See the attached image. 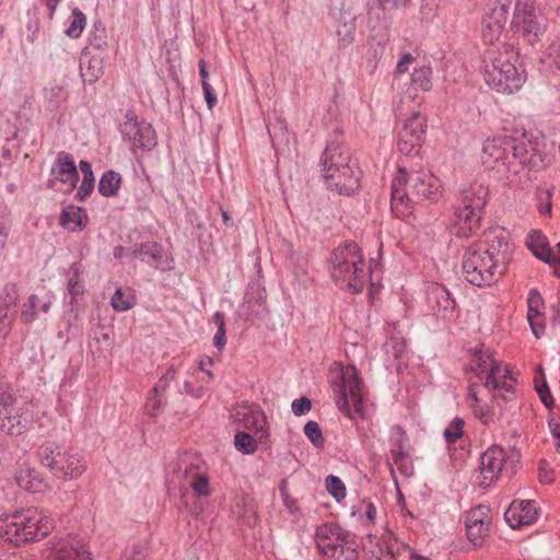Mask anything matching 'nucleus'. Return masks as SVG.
Returning <instances> with one entry per match:
<instances>
[{
	"label": "nucleus",
	"instance_id": "nucleus-7",
	"mask_svg": "<svg viewBox=\"0 0 560 560\" xmlns=\"http://www.w3.org/2000/svg\"><path fill=\"white\" fill-rule=\"evenodd\" d=\"M36 456L54 477L65 481L78 479L88 467L81 451L71 446L58 445L51 441L38 446Z\"/></svg>",
	"mask_w": 560,
	"mask_h": 560
},
{
	"label": "nucleus",
	"instance_id": "nucleus-60",
	"mask_svg": "<svg viewBox=\"0 0 560 560\" xmlns=\"http://www.w3.org/2000/svg\"><path fill=\"white\" fill-rule=\"evenodd\" d=\"M539 398L541 400V402L544 404V406L549 409V410H552L555 408V400H553V397H552V394L550 392L549 388H545L544 390H539Z\"/></svg>",
	"mask_w": 560,
	"mask_h": 560
},
{
	"label": "nucleus",
	"instance_id": "nucleus-36",
	"mask_svg": "<svg viewBox=\"0 0 560 560\" xmlns=\"http://www.w3.org/2000/svg\"><path fill=\"white\" fill-rule=\"evenodd\" d=\"M432 68L429 65H417L410 73V83L415 90L430 91L432 89Z\"/></svg>",
	"mask_w": 560,
	"mask_h": 560
},
{
	"label": "nucleus",
	"instance_id": "nucleus-56",
	"mask_svg": "<svg viewBox=\"0 0 560 560\" xmlns=\"http://www.w3.org/2000/svg\"><path fill=\"white\" fill-rule=\"evenodd\" d=\"M165 401L162 396H155L150 392L147 402V409L150 416L155 417L165 406Z\"/></svg>",
	"mask_w": 560,
	"mask_h": 560
},
{
	"label": "nucleus",
	"instance_id": "nucleus-15",
	"mask_svg": "<svg viewBox=\"0 0 560 560\" xmlns=\"http://www.w3.org/2000/svg\"><path fill=\"white\" fill-rule=\"evenodd\" d=\"M508 459L509 454L503 447L493 445L487 448L480 457L478 485L482 488H487L492 482L497 481Z\"/></svg>",
	"mask_w": 560,
	"mask_h": 560
},
{
	"label": "nucleus",
	"instance_id": "nucleus-3",
	"mask_svg": "<svg viewBox=\"0 0 560 560\" xmlns=\"http://www.w3.org/2000/svg\"><path fill=\"white\" fill-rule=\"evenodd\" d=\"M55 528L51 514L36 506L15 510L0 516V537L13 546H22L47 537Z\"/></svg>",
	"mask_w": 560,
	"mask_h": 560
},
{
	"label": "nucleus",
	"instance_id": "nucleus-39",
	"mask_svg": "<svg viewBox=\"0 0 560 560\" xmlns=\"http://www.w3.org/2000/svg\"><path fill=\"white\" fill-rule=\"evenodd\" d=\"M79 166L83 177L78 188L77 196L81 200H84L94 190L95 177L92 171V166L88 161L81 160Z\"/></svg>",
	"mask_w": 560,
	"mask_h": 560
},
{
	"label": "nucleus",
	"instance_id": "nucleus-43",
	"mask_svg": "<svg viewBox=\"0 0 560 560\" xmlns=\"http://www.w3.org/2000/svg\"><path fill=\"white\" fill-rule=\"evenodd\" d=\"M268 132L275 149L280 144H287L289 141L288 128L283 120L277 119L275 122L268 125Z\"/></svg>",
	"mask_w": 560,
	"mask_h": 560
},
{
	"label": "nucleus",
	"instance_id": "nucleus-40",
	"mask_svg": "<svg viewBox=\"0 0 560 560\" xmlns=\"http://www.w3.org/2000/svg\"><path fill=\"white\" fill-rule=\"evenodd\" d=\"M68 100V93L63 86L54 84L45 89V103L49 112L58 110Z\"/></svg>",
	"mask_w": 560,
	"mask_h": 560
},
{
	"label": "nucleus",
	"instance_id": "nucleus-37",
	"mask_svg": "<svg viewBox=\"0 0 560 560\" xmlns=\"http://www.w3.org/2000/svg\"><path fill=\"white\" fill-rule=\"evenodd\" d=\"M121 186V175L113 170L106 171L98 182V192L103 197H114Z\"/></svg>",
	"mask_w": 560,
	"mask_h": 560
},
{
	"label": "nucleus",
	"instance_id": "nucleus-62",
	"mask_svg": "<svg viewBox=\"0 0 560 560\" xmlns=\"http://www.w3.org/2000/svg\"><path fill=\"white\" fill-rule=\"evenodd\" d=\"M184 390H185V393H186L187 395H189V396H191V397H194V398H197V399L202 398V397H203V394H205V390H203V388H202V387H200V388H195V387L192 386V384H191L189 381H186V382L184 383Z\"/></svg>",
	"mask_w": 560,
	"mask_h": 560
},
{
	"label": "nucleus",
	"instance_id": "nucleus-38",
	"mask_svg": "<svg viewBox=\"0 0 560 560\" xmlns=\"http://www.w3.org/2000/svg\"><path fill=\"white\" fill-rule=\"evenodd\" d=\"M184 474L189 487L197 495H209V479L205 474L197 472L192 466H186Z\"/></svg>",
	"mask_w": 560,
	"mask_h": 560
},
{
	"label": "nucleus",
	"instance_id": "nucleus-11",
	"mask_svg": "<svg viewBox=\"0 0 560 560\" xmlns=\"http://www.w3.org/2000/svg\"><path fill=\"white\" fill-rule=\"evenodd\" d=\"M536 0H516L513 14V26L521 37L529 45H535L548 28V19L535 8Z\"/></svg>",
	"mask_w": 560,
	"mask_h": 560
},
{
	"label": "nucleus",
	"instance_id": "nucleus-25",
	"mask_svg": "<svg viewBox=\"0 0 560 560\" xmlns=\"http://www.w3.org/2000/svg\"><path fill=\"white\" fill-rule=\"evenodd\" d=\"M51 174L63 184L74 187L79 174L72 156L69 153L60 152L51 167Z\"/></svg>",
	"mask_w": 560,
	"mask_h": 560
},
{
	"label": "nucleus",
	"instance_id": "nucleus-61",
	"mask_svg": "<svg viewBox=\"0 0 560 560\" xmlns=\"http://www.w3.org/2000/svg\"><path fill=\"white\" fill-rule=\"evenodd\" d=\"M363 505L365 508L364 515H365V524H374L376 518V509L372 502H363Z\"/></svg>",
	"mask_w": 560,
	"mask_h": 560
},
{
	"label": "nucleus",
	"instance_id": "nucleus-19",
	"mask_svg": "<svg viewBox=\"0 0 560 560\" xmlns=\"http://www.w3.org/2000/svg\"><path fill=\"white\" fill-rule=\"evenodd\" d=\"M539 517V508L534 500H514L504 513L510 527L517 529L534 524Z\"/></svg>",
	"mask_w": 560,
	"mask_h": 560
},
{
	"label": "nucleus",
	"instance_id": "nucleus-58",
	"mask_svg": "<svg viewBox=\"0 0 560 560\" xmlns=\"http://www.w3.org/2000/svg\"><path fill=\"white\" fill-rule=\"evenodd\" d=\"M201 88L207 103V107L211 110L217 104V95L208 81H203Z\"/></svg>",
	"mask_w": 560,
	"mask_h": 560
},
{
	"label": "nucleus",
	"instance_id": "nucleus-31",
	"mask_svg": "<svg viewBox=\"0 0 560 560\" xmlns=\"http://www.w3.org/2000/svg\"><path fill=\"white\" fill-rule=\"evenodd\" d=\"M355 16L350 12H340L337 20L336 34L341 47H347L353 43L355 36Z\"/></svg>",
	"mask_w": 560,
	"mask_h": 560
},
{
	"label": "nucleus",
	"instance_id": "nucleus-34",
	"mask_svg": "<svg viewBox=\"0 0 560 560\" xmlns=\"http://www.w3.org/2000/svg\"><path fill=\"white\" fill-rule=\"evenodd\" d=\"M389 440L392 458L398 465L408 457V452L405 450L408 438L400 425H394L390 429Z\"/></svg>",
	"mask_w": 560,
	"mask_h": 560
},
{
	"label": "nucleus",
	"instance_id": "nucleus-57",
	"mask_svg": "<svg viewBox=\"0 0 560 560\" xmlns=\"http://www.w3.org/2000/svg\"><path fill=\"white\" fill-rule=\"evenodd\" d=\"M292 411L295 416H303L306 415L311 408L312 402L306 397H301L299 399H294L291 405Z\"/></svg>",
	"mask_w": 560,
	"mask_h": 560
},
{
	"label": "nucleus",
	"instance_id": "nucleus-53",
	"mask_svg": "<svg viewBox=\"0 0 560 560\" xmlns=\"http://www.w3.org/2000/svg\"><path fill=\"white\" fill-rule=\"evenodd\" d=\"M145 555V546L141 542H135L125 549L122 560H144Z\"/></svg>",
	"mask_w": 560,
	"mask_h": 560
},
{
	"label": "nucleus",
	"instance_id": "nucleus-5",
	"mask_svg": "<svg viewBox=\"0 0 560 560\" xmlns=\"http://www.w3.org/2000/svg\"><path fill=\"white\" fill-rule=\"evenodd\" d=\"M320 165L330 190L349 196L358 189L360 172L352 163L349 149L342 143L329 142L322 154Z\"/></svg>",
	"mask_w": 560,
	"mask_h": 560
},
{
	"label": "nucleus",
	"instance_id": "nucleus-1",
	"mask_svg": "<svg viewBox=\"0 0 560 560\" xmlns=\"http://www.w3.org/2000/svg\"><path fill=\"white\" fill-rule=\"evenodd\" d=\"M512 260L509 236L503 229L485 233L483 238L468 246L462 258L465 280L476 287L495 283L506 271Z\"/></svg>",
	"mask_w": 560,
	"mask_h": 560
},
{
	"label": "nucleus",
	"instance_id": "nucleus-21",
	"mask_svg": "<svg viewBox=\"0 0 560 560\" xmlns=\"http://www.w3.org/2000/svg\"><path fill=\"white\" fill-rule=\"evenodd\" d=\"M511 143L512 137L506 135L487 139L482 147V163L504 171V162L509 160Z\"/></svg>",
	"mask_w": 560,
	"mask_h": 560
},
{
	"label": "nucleus",
	"instance_id": "nucleus-63",
	"mask_svg": "<svg viewBox=\"0 0 560 560\" xmlns=\"http://www.w3.org/2000/svg\"><path fill=\"white\" fill-rule=\"evenodd\" d=\"M212 364L213 360L209 357L202 358L198 361V369L207 374L208 381L213 380V373L207 369V366H211Z\"/></svg>",
	"mask_w": 560,
	"mask_h": 560
},
{
	"label": "nucleus",
	"instance_id": "nucleus-29",
	"mask_svg": "<svg viewBox=\"0 0 560 560\" xmlns=\"http://www.w3.org/2000/svg\"><path fill=\"white\" fill-rule=\"evenodd\" d=\"M130 258L139 259L150 266L158 267V261L163 255V247L156 242L135 244L130 250Z\"/></svg>",
	"mask_w": 560,
	"mask_h": 560
},
{
	"label": "nucleus",
	"instance_id": "nucleus-59",
	"mask_svg": "<svg viewBox=\"0 0 560 560\" xmlns=\"http://www.w3.org/2000/svg\"><path fill=\"white\" fill-rule=\"evenodd\" d=\"M538 478L541 483L546 485H549L553 481V472L548 468V465L545 462L540 463Z\"/></svg>",
	"mask_w": 560,
	"mask_h": 560
},
{
	"label": "nucleus",
	"instance_id": "nucleus-48",
	"mask_svg": "<svg viewBox=\"0 0 560 560\" xmlns=\"http://www.w3.org/2000/svg\"><path fill=\"white\" fill-rule=\"evenodd\" d=\"M552 194L547 188L536 190V208L541 215H550L552 210Z\"/></svg>",
	"mask_w": 560,
	"mask_h": 560
},
{
	"label": "nucleus",
	"instance_id": "nucleus-46",
	"mask_svg": "<svg viewBox=\"0 0 560 560\" xmlns=\"http://www.w3.org/2000/svg\"><path fill=\"white\" fill-rule=\"evenodd\" d=\"M176 374V366L174 364L170 365L166 372L159 378L150 392H152V394L155 396H163L170 387L171 383L175 380Z\"/></svg>",
	"mask_w": 560,
	"mask_h": 560
},
{
	"label": "nucleus",
	"instance_id": "nucleus-10",
	"mask_svg": "<svg viewBox=\"0 0 560 560\" xmlns=\"http://www.w3.org/2000/svg\"><path fill=\"white\" fill-rule=\"evenodd\" d=\"M339 381L334 382V393L337 395V407L348 418L353 413L362 415L363 411V382L354 365L341 369Z\"/></svg>",
	"mask_w": 560,
	"mask_h": 560
},
{
	"label": "nucleus",
	"instance_id": "nucleus-42",
	"mask_svg": "<svg viewBox=\"0 0 560 560\" xmlns=\"http://www.w3.org/2000/svg\"><path fill=\"white\" fill-rule=\"evenodd\" d=\"M110 304L117 312L130 310L136 304V298L132 290L118 288L112 296Z\"/></svg>",
	"mask_w": 560,
	"mask_h": 560
},
{
	"label": "nucleus",
	"instance_id": "nucleus-33",
	"mask_svg": "<svg viewBox=\"0 0 560 560\" xmlns=\"http://www.w3.org/2000/svg\"><path fill=\"white\" fill-rule=\"evenodd\" d=\"M539 70L546 74L560 71V40L553 42L539 58Z\"/></svg>",
	"mask_w": 560,
	"mask_h": 560
},
{
	"label": "nucleus",
	"instance_id": "nucleus-6",
	"mask_svg": "<svg viewBox=\"0 0 560 560\" xmlns=\"http://www.w3.org/2000/svg\"><path fill=\"white\" fill-rule=\"evenodd\" d=\"M482 74L488 86L501 93L516 92L525 82L524 71H520L512 62V54L508 50H486L482 58Z\"/></svg>",
	"mask_w": 560,
	"mask_h": 560
},
{
	"label": "nucleus",
	"instance_id": "nucleus-9",
	"mask_svg": "<svg viewBox=\"0 0 560 560\" xmlns=\"http://www.w3.org/2000/svg\"><path fill=\"white\" fill-rule=\"evenodd\" d=\"M315 541L323 560H358L354 541L336 523L328 522L317 526Z\"/></svg>",
	"mask_w": 560,
	"mask_h": 560
},
{
	"label": "nucleus",
	"instance_id": "nucleus-32",
	"mask_svg": "<svg viewBox=\"0 0 560 560\" xmlns=\"http://www.w3.org/2000/svg\"><path fill=\"white\" fill-rule=\"evenodd\" d=\"M508 19L501 15L487 13L482 19L481 35L486 43L493 44L499 40Z\"/></svg>",
	"mask_w": 560,
	"mask_h": 560
},
{
	"label": "nucleus",
	"instance_id": "nucleus-8",
	"mask_svg": "<svg viewBox=\"0 0 560 560\" xmlns=\"http://www.w3.org/2000/svg\"><path fill=\"white\" fill-rule=\"evenodd\" d=\"M487 197L488 188L482 184L474 183L460 191L452 219L455 236L469 237L479 228Z\"/></svg>",
	"mask_w": 560,
	"mask_h": 560
},
{
	"label": "nucleus",
	"instance_id": "nucleus-41",
	"mask_svg": "<svg viewBox=\"0 0 560 560\" xmlns=\"http://www.w3.org/2000/svg\"><path fill=\"white\" fill-rule=\"evenodd\" d=\"M81 273V265L78 262L72 264L69 270L67 285L68 293L71 298L70 304H73L75 298L84 292V284L80 279Z\"/></svg>",
	"mask_w": 560,
	"mask_h": 560
},
{
	"label": "nucleus",
	"instance_id": "nucleus-12",
	"mask_svg": "<svg viewBox=\"0 0 560 560\" xmlns=\"http://www.w3.org/2000/svg\"><path fill=\"white\" fill-rule=\"evenodd\" d=\"M122 140L130 144L132 151H151L158 144L156 132L153 127L144 121L139 120L136 115L128 112L125 120L119 126Z\"/></svg>",
	"mask_w": 560,
	"mask_h": 560
},
{
	"label": "nucleus",
	"instance_id": "nucleus-55",
	"mask_svg": "<svg viewBox=\"0 0 560 560\" xmlns=\"http://www.w3.org/2000/svg\"><path fill=\"white\" fill-rule=\"evenodd\" d=\"M512 0H489V13L501 15L508 19Z\"/></svg>",
	"mask_w": 560,
	"mask_h": 560
},
{
	"label": "nucleus",
	"instance_id": "nucleus-26",
	"mask_svg": "<svg viewBox=\"0 0 560 560\" xmlns=\"http://www.w3.org/2000/svg\"><path fill=\"white\" fill-rule=\"evenodd\" d=\"M529 144L525 141H518L512 138V143L509 147V160L504 162V171L513 174L521 172L523 166L530 161V153L528 151Z\"/></svg>",
	"mask_w": 560,
	"mask_h": 560
},
{
	"label": "nucleus",
	"instance_id": "nucleus-45",
	"mask_svg": "<svg viewBox=\"0 0 560 560\" xmlns=\"http://www.w3.org/2000/svg\"><path fill=\"white\" fill-rule=\"evenodd\" d=\"M256 436L244 431L237 432L234 436L235 448L243 454H253L257 450Z\"/></svg>",
	"mask_w": 560,
	"mask_h": 560
},
{
	"label": "nucleus",
	"instance_id": "nucleus-64",
	"mask_svg": "<svg viewBox=\"0 0 560 560\" xmlns=\"http://www.w3.org/2000/svg\"><path fill=\"white\" fill-rule=\"evenodd\" d=\"M226 330L225 328H223L222 330L221 329H217V332L213 337V345L217 349L219 350H222L225 345H226Z\"/></svg>",
	"mask_w": 560,
	"mask_h": 560
},
{
	"label": "nucleus",
	"instance_id": "nucleus-44",
	"mask_svg": "<svg viewBox=\"0 0 560 560\" xmlns=\"http://www.w3.org/2000/svg\"><path fill=\"white\" fill-rule=\"evenodd\" d=\"M86 25V16L79 9H72V20L69 26L66 28L65 33L70 38H79Z\"/></svg>",
	"mask_w": 560,
	"mask_h": 560
},
{
	"label": "nucleus",
	"instance_id": "nucleus-22",
	"mask_svg": "<svg viewBox=\"0 0 560 560\" xmlns=\"http://www.w3.org/2000/svg\"><path fill=\"white\" fill-rule=\"evenodd\" d=\"M502 361L497 360L490 349H477L471 360V369L482 381L483 386H493L494 376L500 373L498 364Z\"/></svg>",
	"mask_w": 560,
	"mask_h": 560
},
{
	"label": "nucleus",
	"instance_id": "nucleus-20",
	"mask_svg": "<svg viewBox=\"0 0 560 560\" xmlns=\"http://www.w3.org/2000/svg\"><path fill=\"white\" fill-rule=\"evenodd\" d=\"M47 560H91L86 546L75 538L50 541Z\"/></svg>",
	"mask_w": 560,
	"mask_h": 560
},
{
	"label": "nucleus",
	"instance_id": "nucleus-47",
	"mask_svg": "<svg viewBox=\"0 0 560 560\" xmlns=\"http://www.w3.org/2000/svg\"><path fill=\"white\" fill-rule=\"evenodd\" d=\"M465 421L462 418H454L444 430V439L447 444L456 443L464 434Z\"/></svg>",
	"mask_w": 560,
	"mask_h": 560
},
{
	"label": "nucleus",
	"instance_id": "nucleus-51",
	"mask_svg": "<svg viewBox=\"0 0 560 560\" xmlns=\"http://www.w3.org/2000/svg\"><path fill=\"white\" fill-rule=\"evenodd\" d=\"M327 491L336 499L337 502H340L346 498V486L339 477L334 475H329L325 481Z\"/></svg>",
	"mask_w": 560,
	"mask_h": 560
},
{
	"label": "nucleus",
	"instance_id": "nucleus-28",
	"mask_svg": "<svg viewBox=\"0 0 560 560\" xmlns=\"http://www.w3.org/2000/svg\"><path fill=\"white\" fill-rule=\"evenodd\" d=\"M15 481L21 489L31 493L42 492L46 488L40 472L31 467H21L15 475Z\"/></svg>",
	"mask_w": 560,
	"mask_h": 560
},
{
	"label": "nucleus",
	"instance_id": "nucleus-24",
	"mask_svg": "<svg viewBox=\"0 0 560 560\" xmlns=\"http://www.w3.org/2000/svg\"><path fill=\"white\" fill-rule=\"evenodd\" d=\"M388 42L389 31H387V27H376L373 25L369 37V48L365 55L371 73L375 72Z\"/></svg>",
	"mask_w": 560,
	"mask_h": 560
},
{
	"label": "nucleus",
	"instance_id": "nucleus-23",
	"mask_svg": "<svg viewBox=\"0 0 560 560\" xmlns=\"http://www.w3.org/2000/svg\"><path fill=\"white\" fill-rule=\"evenodd\" d=\"M500 373L494 376L493 386H483L493 398H501L504 401H510L515 398V388L517 380L512 374L511 366L501 362L498 364Z\"/></svg>",
	"mask_w": 560,
	"mask_h": 560
},
{
	"label": "nucleus",
	"instance_id": "nucleus-50",
	"mask_svg": "<svg viewBox=\"0 0 560 560\" xmlns=\"http://www.w3.org/2000/svg\"><path fill=\"white\" fill-rule=\"evenodd\" d=\"M304 434L315 447L322 448L324 446L325 439L323 436L322 429L316 421L310 420L306 422L304 425Z\"/></svg>",
	"mask_w": 560,
	"mask_h": 560
},
{
	"label": "nucleus",
	"instance_id": "nucleus-54",
	"mask_svg": "<svg viewBox=\"0 0 560 560\" xmlns=\"http://www.w3.org/2000/svg\"><path fill=\"white\" fill-rule=\"evenodd\" d=\"M413 62H415V57L410 52H405L396 66L395 73H394V80L399 81L401 79V77L409 71V69Z\"/></svg>",
	"mask_w": 560,
	"mask_h": 560
},
{
	"label": "nucleus",
	"instance_id": "nucleus-30",
	"mask_svg": "<svg viewBox=\"0 0 560 560\" xmlns=\"http://www.w3.org/2000/svg\"><path fill=\"white\" fill-rule=\"evenodd\" d=\"M528 249L546 264H550L553 257V249L550 247L547 237L540 231H533L526 240Z\"/></svg>",
	"mask_w": 560,
	"mask_h": 560
},
{
	"label": "nucleus",
	"instance_id": "nucleus-17",
	"mask_svg": "<svg viewBox=\"0 0 560 560\" xmlns=\"http://www.w3.org/2000/svg\"><path fill=\"white\" fill-rule=\"evenodd\" d=\"M425 132V118L420 113H412L398 132L397 148L405 154H412L420 148Z\"/></svg>",
	"mask_w": 560,
	"mask_h": 560
},
{
	"label": "nucleus",
	"instance_id": "nucleus-35",
	"mask_svg": "<svg viewBox=\"0 0 560 560\" xmlns=\"http://www.w3.org/2000/svg\"><path fill=\"white\" fill-rule=\"evenodd\" d=\"M88 217L84 210L77 206H68L61 212L60 223L70 231H75L85 225Z\"/></svg>",
	"mask_w": 560,
	"mask_h": 560
},
{
	"label": "nucleus",
	"instance_id": "nucleus-2",
	"mask_svg": "<svg viewBox=\"0 0 560 560\" xmlns=\"http://www.w3.org/2000/svg\"><path fill=\"white\" fill-rule=\"evenodd\" d=\"M440 180L429 172L407 173L399 168L392 182L390 209L397 218L411 214L413 205L435 200L440 195Z\"/></svg>",
	"mask_w": 560,
	"mask_h": 560
},
{
	"label": "nucleus",
	"instance_id": "nucleus-49",
	"mask_svg": "<svg viewBox=\"0 0 560 560\" xmlns=\"http://www.w3.org/2000/svg\"><path fill=\"white\" fill-rule=\"evenodd\" d=\"M39 298L35 294L30 295L26 303L23 304L21 311V320L24 324L33 323L37 316Z\"/></svg>",
	"mask_w": 560,
	"mask_h": 560
},
{
	"label": "nucleus",
	"instance_id": "nucleus-16",
	"mask_svg": "<svg viewBox=\"0 0 560 560\" xmlns=\"http://www.w3.org/2000/svg\"><path fill=\"white\" fill-rule=\"evenodd\" d=\"M30 420L14 406L10 392H0V429L10 435H20L28 427Z\"/></svg>",
	"mask_w": 560,
	"mask_h": 560
},
{
	"label": "nucleus",
	"instance_id": "nucleus-14",
	"mask_svg": "<svg viewBox=\"0 0 560 560\" xmlns=\"http://www.w3.org/2000/svg\"><path fill=\"white\" fill-rule=\"evenodd\" d=\"M232 418L240 428L254 432L259 441L268 436L266 416L258 405L243 401L234 409Z\"/></svg>",
	"mask_w": 560,
	"mask_h": 560
},
{
	"label": "nucleus",
	"instance_id": "nucleus-4",
	"mask_svg": "<svg viewBox=\"0 0 560 560\" xmlns=\"http://www.w3.org/2000/svg\"><path fill=\"white\" fill-rule=\"evenodd\" d=\"M330 275L339 288L355 294L371 279V269L360 247L354 242H345L330 255Z\"/></svg>",
	"mask_w": 560,
	"mask_h": 560
},
{
	"label": "nucleus",
	"instance_id": "nucleus-18",
	"mask_svg": "<svg viewBox=\"0 0 560 560\" xmlns=\"http://www.w3.org/2000/svg\"><path fill=\"white\" fill-rule=\"evenodd\" d=\"M491 523L490 509L487 505H478L469 511L466 516V534L468 540L475 547H481L489 532Z\"/></svg>",
	"mask_w": 560,
	"mask_h": 560
},
{
	"label": "nucleus",
	"instance_id": "nucleus-52",
	"mask_svg": "<svg viewBox=\"0 0 560 560\" xmlns=\"http://www.w3.org/2000/svg\"><path fill=\"white\" fill-rule=\"evenodd\" d=\"M527 304V319L529 324H533V320L540 315V308L542 307L541 295L536 289L530 290Z\"/></svg>",
	"mask_w": 560,
	"mask_h": 560
},
{
	"label": "nucleus",
	"instance_id": "nucleus-27",
	"mask_svg": "<svg viewBox=\"0 0 560 560\" xmlns=\"http://www.w3.org/2000/svg\"><path fill=\"white\" fill-rule=\"evenodd\" d=\"M410 0H376L370 9L371 21L375 18L382 21L378 27H389V20L393 13L402 7H407Z\"/></svg>",
	"mask_w": 560,
	"mask_h": 560
},
{
	"label": "nucleus",
	"instance_id": "nucleus-13",
	"mask_svg": "<svg viewBox=\"0 0 560 560\" xmlns=\"http://www.w3.org/2000/svg\"><path fill=\"white\" fill-rule=\"evenodd\" d=\"M425 302L432 316L444 322L456 313V302L451 292L441 283H430L425 289Z\"/></svg>",
	"mask_w": 560,
	"mask_h": 560
}]
</instances>
